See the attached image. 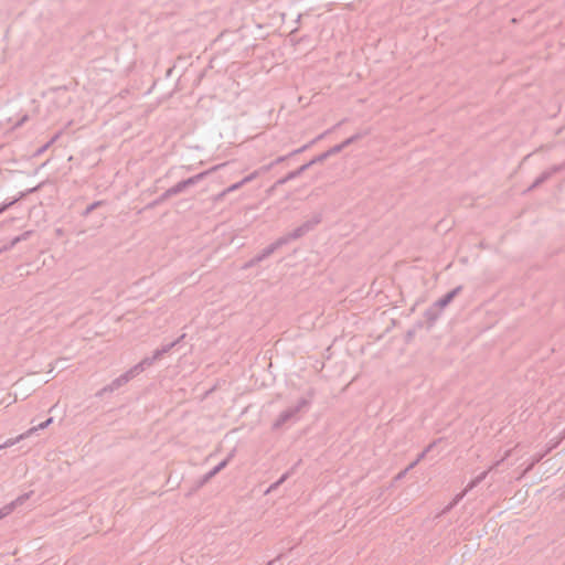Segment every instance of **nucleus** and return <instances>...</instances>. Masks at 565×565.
<instances>
[{
	"label": "nucleus",
	"mask_w": 565,
	"mask_h": 565,
	"mask_svg": "<svg viewBox=\"0 0 565 565\" xmlns=\"http://www.w3.org/2000/svg\"><path fill=\"white\" fill-rule=\"evenodd\" d=\"M210 173V170L200 172L193 177H190L185 180H182L174 184L173 186L168 189V194H171L172 196L178 195L182 192H184L188 188L193 186L201 182L207 174Z\"/></svg>",
	"instance_id": "423d86ee"
},
{
	"label": "nucleus",
	"mask_w": 565,
	"mask_h": 565,
	"mask_svg": "<svg viewBox=\"0 0 565 565\" xmlns=\"http://www.w3.org/2000/svg\"><path fill=\"white\" fill-rule=\"evenodd\" d=\"M143 367L140 365V363H137L131 369H129L127 372L111 381L108 385L104 386L98 393L97 396H103L105 393H111L120 388L121 386L126 385L129 381H131L134 377L139 375L141 372H143Z\"/></svg>",
	"instance_id": "7ed1b4c3"
},
{
	"label": "nucleus",
	"mask_w": 565,
	"mask_h": 565,
	"mask_svg": "<svg viewBox=\"0 0 565 565\" xmlns=\"http://www.w3.org/2000/svg\"><path fill=\"white\" fill-rule=\"evenodd\" d=\"M232 458H233V454H230L224 460H222L220 463H217L213 469H211L204 476H202V478L199 480V487H203L210 480H212L217 473H220L223 469H225Z\"/></svg>",
	"instance_id": "1a4fd4ad"
},
{
	"label": "nucleus",
	"mask_w": 565,
	"mask_h": 565,
	"mask_svg": "<svg viewBox=\"0 0 565 565\" xmlns=\"http://www.w3.org/2000/svg\"><path fill=\"white\" fill-rule=\"evenodd\" d=\"M52 422H53L52 417L47 418L45 422L39 424L38 426H34V427L30 428L25 433L19 435L18 439H24V438L33 435L38 430L45 429L46 427H49L52 424Z\"/></svg>",
	"instance_id": "f3484780"
},
{
	"label": "nucleus",
	"mask_w": 565,
	"mask_h": 565,
	"mask_svg": "<svg viewBox=\"0 0 565 565\" xmlns=\"http://www.w3.org/2000/svg\"><path fill=\"white\" fill-rule=\"evenodd\" d=\"M287 478H288V473L282 475L276 482H274L269 487L268 492L277 489L280 484H282L287 480Z\"/></svg>",
	"instance_id": "4be33fe9"
},
{
	"label": "nucleus",
	"mask_w": 565,
	"mask_h": 565,
	"mask_svg": "<svg viewBox=\"0 0 565 565\" xmlns=\"http://www.w3.org/2000/svg\"><path fill=\"white\" fill-rule=\"evenodd\" d=\"M103 204V201H95L92 204H89L84 212L82 213L83 216H88L94 210L99 207Z\"/></svg>",
	"instance_id": "412c9836"
},
{
	"label": "nucleus",
	"mask_w": 565,
	"mask_h": 565,
	"mask_svg": "<svg viewBox=\"0 0 565 565\" xmlns=\"http://www.w3.org/2000/svg\"><path fill=\"white\" fill-rule=\"evenodd\" d=\"M56 136L54 138H52L49 142H46L45 145H43L38 151H36V154H42L44 151H46L50 146L56 140Z\"/></svg>",
	"instance_id": "5701e85b"
},
{
	"label": "nucleus",
	"mask_w": 565,
	"mask_h": 565,
	"mask_svg": "<svg viewBox=\"0 0 565 565\" xmlns=\"http://www.w3.org/2000/svg\"><path fill=\"white\" fill-rule=\"evenodd\" d=\"M36 189H38V186L30 189L26 192H21L19 198L13 199L11 201L3 202L2 204H0V214L4 213L8 209L13 206L20 199L24 198L26 194L36 191Z\"/></svg>",
	"instance_id": "a211bd4d"
},
{
	"label": "nucleus",
	"mask_w": 565,
	"mask_h": 565,
	"mask_svg": "<svg viewBox=\"0 0 565 565\" xmlns=\"http://www.w3.org/2000/svg\"><path fill=\"white\" fill-rule=\"evenodd\" d=\"M510 456V451H507L504 457L501 458L500 460L495 461L488 470L481 472L480 475H478L476 478H473L468 484L467 487L465 488V490H467V492L471 491L472 489H475L477 486H479L488 476L489 472H491L492 470L497 469L505 458H508Z\"/></svg>",
	"instance_id": "6e6552de"
},
{
	"label": "nucleus",
	"mask_w": 565,
	"mask_h": 565,
	"mask_svg": "<svg viewBox=\"0 0 565 565\" xmlns=\"http://www.w3.org/2000/svg\"><path fill=\"white\" fill-rule=\"evenodd\" d=\"M540 460H541V457H537L536 459H534L533 462L526 468L525 471L531 470L534 467V465L537 463Z\"/></svg>",
	"instance_id": "cd10ccee"
},
{
	"label": "nucleus",
	"mask_w": 565,
	"mask_h": 565,
	"mask_svg": "<svg viewBox=\"0 0 565 565\" xmlns=\"http://www.w3.org/2000/svg\"><path fill=\"white\" fill-rule=\"evenodd\" d=\"M407 472H408V469H407V468H405L403 471H401V472L397 475V477H396V478H397V479H402V478H404V477L406 476V473H407Z\"/></svg>",
	"instance_id": "c85d7f7f"
},
{
	"label": "nucleus",
	"mask_w": 565,
	"mask_h": 565,
	"mask_svg": "<svg viewBox=\"0 0 565 565\" xmlns=\"http://www.w3.org/2000/svg\"><path fill=\"white\" fill-rule=\"evenodd\" d=\"M324 136V134L318 136L315 140H312L311 142L302 146L301 148L297 149V150H294L292 152H290L288 156H281V157H278L269 167L274 166V164H277V163H280V162H284L287 158L294 156V154H297V153H301L303 152L305 150H307L312 143H315L317 140H320L322 139Z\"/></svg>",
	"instance_id": "2eb2a0df"
},
{
	"label": "nucleus",
	"mask_w": 565,
	"mask_h": 565,
	"mask_svg": "<svg viewBox=\"0 0 565 565\" xmlns=\"http://www.w3.org/2000/svg\"><path fill=\"white\" fill-rule=\"evenodd\" d=\"M467 493V490L463 489L460 493L456 494L455 498L444 508L443 513L446 514L451 511Z\"/></svg>",
	"instance_id": "6ab92c4d"
},
{
	"label": "nucleus",
	"mask_w": 565,
	"mask_h": 565,
	"mask_svg": "<svg viewBox=\"0 0 565 565\" xmlns=\"http://www.w3.org/2000/svg\"><path fill=\"white\" fill-rule=\"evenodd\" d=\"M32 494V492L23 493L19 495L15 500L12 502L6 504L0 509V515L1 518H6L7 515L11 514L18 507L22 505Z\"/></svg>",
	"instance_id": "9d476101"
},
{
	"label": "nucleus",
	"mask_w": 565,
	"mask_h": 565,
	"mask_svg": "<svg viewBox=\"0 0 565 565\" xmlns=\"http://www.w3.org/2000/svg\"><path fill=\"white\" fill-rule=\"evenodd\" d=\"M361 137H362L361 134H356V135L351 136L350 138H347L341 143L331 147L329 150H327L329 153V157L341 152L344 148L349 147L350 145H352L353 142L359 140Z\"/></svg>",
	"instance_id": "ddd939ff"
},
{
	"label": "nucleus",
	"mask_w": 565,
	"mask_h": 565,
	"mask_svg": "<svg viewBox=\"0 0 565 565\" xmlns=\"http://www.w3.org/2000/svg\"><path fill=\"white\" fill-rule=\"evenodd\" d=\"M565 170V162L561 163V164H555L553 167H551L550 169L545 170L544 172H542L536 179L535 181L532 183V185L529 188V190H533L537 186H540L541 184H543L545 181H547L550 178H552L555 173H558L561 171Z\"/></svg>",
	"instance_id": "0eeeda50"
},
{
	"label": "nucleus",
	"mask_w": 565,
	"mask_h": 565,
	"mask_svg": "<svg viewBox=\"0 0 565 565\" xmlns=\"http://www.w3.org/2000/svg\"><path fill=\"white\" fill-rule=\"evenodd\" d=\"M435 446V443L428 445L420 454H418L417 458L419 461H422L426 455L431 450V448Z\"/></svg>",
	"instance_id": "b1692460"
},
{
	"label": "nucleus",
	"mask_w": 565,
	"mask_h": 565,
	"mask_svg": "<svg viewBox=\"0 0 565 565\" xmlns=\"http://www.w3.org/2000/svg\"><path fill=\"white\" fill-rule=\"evenodd\" d=\"M172 198L171 194H168V190H166L156 201L153 204H160L164 202L166 200Z\"/></svg>",
	"instance_id": "393cba45"
},
{
	"label": "nucleus",
	"mask_w": 565,
	"mask_h": 565,
	"mask_svg": "<svg viewBox=\"0 0 565 565\" xmlns=\"http://www.w3.org/2000/svg\"><path fill=\"white\" fill-rule=\"evenodd\" d=\"M417 466V463L415 461L411 462L406 468L408 469V471H411L412 469H414L415 467Z\"/></svg>",
	"instance_id": "7c9ffc66"
},
{
	"label": "nucleus",
	"mask_w": 565,
	"mask_h": 565,
	"mask_svg": "<svg viewBox=\"0 0 565 565\" xmlns=\"http://www.w3.org/2000/svg\"><path fill=\"white\" fill-rule=\"evenodd\" d=\"M312 393L309 397H301L296 405L288 407L279 414L277 419L273 423V429H282L286 425L296 423L300 419V414L306 413L311 405Z\"/></svg>",
	"instance_id": "f257e3e1"
},
{
	"label": "nucleus",
	"mask_w": 565,
	"mask_h": 565,
	"mask_svg": "<svg viewBox=\"0 0 565 565\" xmlns=\"http://www.w3.org/2000/svg\"><path fill=\"white\" fill-rule=\"evenodd\" d=\"M22 238H24V235L14 237L11 242V246H14L17 243L22 241Z\"/></svg>",
	"instance_id": "bb28decb"
},
{
	"label": "nucleus",
	"mask_w": 565,
	"mask_h": 565,
	"mask_svg": "<svg viewBox=\"0 0 565 565\" xmlns=\"http://www.w3.org/2000/svg\"><path fill=\"white\" fill-rule=\"evenodd\" d=\"M308 169H309V164L305 163V164L300 166L298 169L288 172L285 177H282L279 180H277L276 181V185H284L287 182H289V181H291L294 179H297L298 177H300Z\"/></svg>",
	"instance_id": "f8f14e48"
},
{
	"label": "nucleus",
	"mask_w": 565,
	"mask_h": 565,
	"mask_svg": "<svg viewBox=\"0 0 565 565\" xmlns=\"http://www.w3.org/2000/svg\"><path fill=\"white\" fill-rule=\"evenodd\" d=\"M441 311L443 310H440L435 303H433V306H430L425 311L424 316L429 324H434L437 321V319L439 318Z\"/></svg>",
	"instance_id": "dca6fc26"
},
{
	"label": "nucleus",
	"mask_w": 565,
	"mask_h": 565,
	"mask_svg": "<svg viewBox=\"0 0 565 565\" xmlns=\"http://www.w3.org/2000/svg\"><path fill=\"white\" fill-rule=\"evenodd\" d=\"M279 559H280V555L277 556L275 559L269 561L266 565H277Z\"/></svg>",
	"instance_id": "c756f323"
},
{
	"label": "nucleus",
	"mask_w": 565,
	"mask_h": 565,
	"mask_svg": "<svg viewBox=\"0 0 565 565\" xmlns=\"http://www.w3.org/2000/svg\"><path fill=\"white\" fill-rule=\"evenodd\" d=\"M185 334H182L177 340L163 344L161 348L157 349L151 356L143 358L139 363L143 367V370L150 367L153 365L157 361L161 360L164 354L169 353L177 344H179L183 339Z\"/></svg>",
	"instance_id": "20e7f679"
},
{
	"label": "nucleus",
	"mask_w": 565,
	"mask_h": 565,
	"mask_svg": "<svg viewBox=\"0 0 565 565\" xmlns=\"http://www.w3.org/2000/svg\"><path fill=\"white\" fill-rule=\"evenodd\" d=\"M322 221V212L312 213L301 225L292 230L291 232L282 235V239H286V245L292 241H297L308 233L312 232Z\"/></svg>",
	"instance_id": "f03ea898"
},
{
	"label": "nucleus",
	"mask_w": 565,
	"mask_h": 565,
	"mask_svg": "<svg viewBox=\"0 0 565 565\" xmlns=\"http://www.w3.org/2000/svg\"><path fill=\"white\" fill-rule=\"evenodd\" d=\"M256 175H257V172H253V173L246 175L239 182H236V183L230 185L227 189H225L221 193V196H224L227 193H231V192H234V191L241 189L243 185H245V184L249 183L250 181H253L256 178Z\"/></svg>",
	"instance_id": "4468645a"
},
{
	"label": "nucleus",
	"mask_w": 565,
	"mask_h": 565,
	"mask_svg": "<svg viewBox=\"0 0 565 565\" xmlns=\"http://www.w3.org/2000/svg\"><path fill=\"white\" fill-rule=\"evenodd\" d=\"M20 440H21V439H18V437H17V438H14V439H8L3 445H1V446H0V449H1V448H8V447H11V446L15 445V444H17L18 441H20Z\"/></svg>",
	"instance_id": "a878e982"
},
{
	"label": "nucleus",
	"mask_w": 565,
	"mask_h": 565,
	"mask_svg": "<svg viewBox=\"0 0 565 565\" xmlns=\"http://www.w3.org/2000/svg\"><path fill=\"white\" fill-rule=\"evenodd\" d=\"M462 287L461 286H458L456 288H454L452 290L448 291L447 294H445L441 298H439L437 301H435L434 303L440 309H445L458 295L459 292L461 291Z\"/></svg>",
	"instance_id": "9b49d317"
},
{
	"label": "nucleus",
	"mask_w": 565,
	"mask_h": 565,
	"mask_svg": "<svg viewBox=\"0 0 565 565\" xmlns=\"http://www.w3.org/2000/svg\"><path fill=\"white\" fill-rule=\"evenodd\" d=\"M329 158V153L328 151L326 152H322L318 156H316L313 159H311L309 162H307L306 164H309V168L316 163H320V162H323L326 159Z\"/></svg>",
	"instance_id": "aec40b11"
},
{
	"label": "nucleus",
	"mask_w": 565,
	"mask_h": 565,
	"mask_svg": "<svg viewBox=\"0 0 565 565\" xmlns=\"http://www.w3.org/2000/svg\"><path fill=\"white\" fill-rule=\"evenodd\" d=\"M25 120H26V116H24V117L22 118V120L19 122V125H21V124H22L23 121H25Z\"/></svg>",
	"instance_id": "2f4dec72"
},
{
	"label": "nucleus",
	"mask_w": 565,
	"mask_h": 565,
	"mask_svg": "<svg viewBox=\"0 0 565 565\" xmlns=\"http://www.w3.org/2000/svg\"><path fill=\"white\" fill-rule=\"evenodd\" d=\"M286 245V239H282V237H279L274 243L269 244L267 247H265L259 254L255 255L253 258H250L245 265L244 268H252L259 264L260 262L268 258L270 255H273L277 249Z\"/></svg>",
	"instance_id": "39448f33"
}]
</instances>
